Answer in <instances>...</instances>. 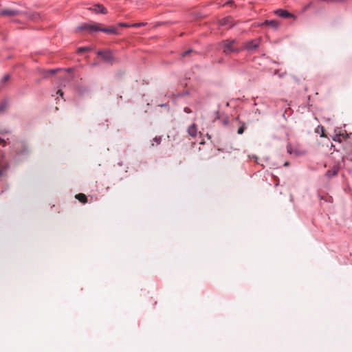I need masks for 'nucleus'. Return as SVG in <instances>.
<instances>
[{"label":"nucleus","instance_id":"1","mask_svg":"<svg viewBox=\"0 0 352 352\" xmlns=\"http://www.w3.org/2000/svg\"><path fill=\"white\" fill-rule=\"evenodd\" d=\"M219 45L223 50V53L226 55L232 53H239L243 50V48L239 45L236 39L224 40L219 43Z\"/></svg>","mask_w":352,"mask_h":352},{"label":"nucleus","instance_id":"2","mask_svg":"<svg viewBox=\"0 0 352 352\" xmlns=\"http://www.w3.org/2000/svg\"><path fill=\"white\" fill-rule=\"evenodd\" d=\"M19 15H23L30 18L32 20H36L38 18V14L36 12H31L29 10H19L16 9H3L0 10V16H15Z\"/></svg>","mask_w":352,"mask_h":352},{"label":"nucleus","instance_id":"3","mask_svg":"<svg viewBox=\"0 0 352 352\" xmlns=\"http://www.w3.org/2000/svg\"><path fill=\"white\" fill-rule=\"evenodd\" d=\"M74 68H69L67 69H50L45 72L44 76L48 77L50 76L54 75L56 73H58V77L60 78H65L66 80H71L73 78V72Z\"/></svg>","mask_w":352,"mask_h":352},{"label":"nucleus","instance_id":"4","mask_svg":"<svg viewBox=\"0 0 352 352\" xmlns=\"http://www.w3.org/2000/svg\"><path fill=\"white\" fill-rule=\"evenodd\" d=\"M287 151L290 155L300 156L305 153V151L298 142L288 143L287 145Z\"/></svg>","mask_w":352,"mask_h":352},{"label":"nucleus","instance_id":"5","mask_svg":"<svg viewBox=\"0 0 352 352\" xmlns=\"http://www.w3.org/2000/svg\"><path fill=\"white\" fill-rule=\"evenodd\" d=\"M79 31L87 30L88 32L100 31V24L95 22L85 23L78 27Z\"/></svg>","mask_w":352,"mask_h":352},{"label":"nucleus","instance_id":"6","mask_svg":"<svg viewBox=\"0 0 352 352\" xmlns=\"http://www.w3.org/2000/svg\"><path fill=\"white\" fill-rule=\"evenodd\" d=\"M260 45V39H255L252 41H248L244 43V45L241 47L243 49H246L249 51L255 50L259 47Z\"/></svg>","mask_w":352,"mask_h":352},{"label":"nucleus","instance_id":"7","mask_svg":"<svg viewBox=\"0 0 352 352\" xmlns=\"http://www.w3.org/2000/svg\"><path fill=\"white\" fill-rule=\"evenodd\" d=\"M97 54L101 56L106 62L112 63L114 60V57L110 51H98Z\"/></svg>","mask_w":352,"mask_h":352},{"label":"nucleus","instance_id":"8","mask_svg":"<svg viewBox=\"0 0 352 352\" xmlns=\"http://www.w3.org/2000/svg\"><path fill=\"white\" fill-rule=\"evenodd\" d=\"M340 168L337 165H334L331 169L328 170L326 173L325 176L328 177L329 179L332 178L333 177H335L338 175L339 172Z\"/></svg>","mask_w":352,"mask_h":352},{"label":"nucleus","instance_id":"9","mask_svg":"<svg viewBox=\"0 0 352 352\" xmlns=\"http://www.w3.org/2000/svg\"><path fill=\"white\" fill-rule=\"evenodd\" d=\"M90 10L94 12L95 13H101V14H107V9L101 4H96L91 8H89Z\"/></svg>","mask_w":352,"mask_h":352},{"label":"nucleus","instance_id":"10","mask_svg":"<svg viewBox=\"0 0 352 352\" xmlns=\"http://www.w3.org/2000/svg\"><path fill=\"white\" fill-rule=\"evenodd\" d=\"M219 24L221 26H228L231 28L234 25L232 18L231 16L225 17L219 21Z\"/></svg>","mask_w":352,"mask_h":352},{"label":"nucleus","instance_id":"11","mask_svg":"<svg viewBox=\"0 0 352 352\" xmlns=\"http://www.w3.org/2000/svg\"><path fill=\"white\" fill-rule=\"evenodd\" d=\"M100 31L103 32L104 33H107V34H116V35L119 34V32H118V29L113 26H111L109 28H100Z\"/></svg>","mask_w":352,"mask_h":352},{"label":"nucleus","instance_id":"12","mask_svg":"<svg viewBox=\"0 0 352 352\" xmlns=\"http://www.w3.org/2000/svg\"><path fill=\"white\" fill-rule=\"evenodd\" d=\"M188 133L192 138L197 137V127L195 124H192L188 128Z\"/></svg>","mask_w":352,"mask_h":352},{"label":"nucleus","instance_id":"13","mask_svg":"<svg viewBox=\"0 0 352 352\" xmlns=\"http://www.w3.org/2000/svg\"><path fill=\"white\" fill-rule=\"evenodd\" d=\"M8 168V163L3 160H0V176L4 175Z\"/></svg>","mask_w":352,"mask_h":352},{"label":"nucleus","instance_id":"14","mask_svg":"<svg viewBox=\"0 0 352 352\" xmlns=\"http://www.w3.org/2000/svg\"><path fill=\"white\" fill-rule=\"evenodd\" d=\"M268 25L270 28H272V29H277L279 26L278 22L275 20H271V21L266 20V21H265V22L261 24V25Z\"/></svg>","mask_w":352,"mask_h":352},{"label":"nucleus","instance_id":"15","mask_svg":"<svg viewBox=\"0 0 352 352\" xmlns=\"http://www.w3.org/2000/svg\"><path fill=\"white\" fill-rule=\"evenodd\" d=\"M276 13L278 16H281V17H283V18H288V17H289V16L292 15V14H291L289 12H288L287 11L284 10H281V9L277 10L276 11Z\"/></svg>","mask_w":352,"mask_h":352},{"label":"nucleus","instance_id":"16","mask_svg":"<svg viewBox=\"0 0 352 352\" xmlns=\"http://www.w3.org/2000/svg\"><path fill=\"white\" fill-rule=\"evenodd\" d=\"M76 199H77L82 204H85L87 202V197L83 193H78L76 195Z\"/></svg>","mask_w":352,"mask_h":352},{"label":"nucleus","instance_id":"17","mask_svg":"<svg viewBox=\"0 0 352 352\" xmlns=\"http://www.w3.org/2000/svg\"><path fill=\"white\" fill-rule=\"evenodd\" d=\"M343 138V135L341 134H336L333 138V140L336 142H342Z\"/></svg>","mask_w":352,"mask_h":352},{"label":"nucleus","instance_id":"18","mask_svg":"<svg viewBox=\"0 0 352 352\" xmlns=\"http://www.w3.org/2000/svg\"><path fill=\"white\" fill-rule=\"evenodd\" d=\"M89 50H91V48L89 47H79L77 51L78 53H82V52L89 51Z\"/></svg>","mask_w":352,"mask_h":352},{"label":"nucleus","instance_id":"19","mask_svg":"<svg viewBox=\"0 0 352 352\" xmlns=\"http://www.w3.org/2000/svg\"><path fill=\"white\" fill-rule=\"evenodd\" d=\"M320 199H324L327 202H332L333 201V198L331 196H325V197L320 196Z\"/></svg>","mask_w":352,"mask_h":352},{"label":"nucleus","instance_id":"20","mask_svg":"<svg viewBox=\"0 0 352 352\" xmlns=\"http://www.w3.org/2000/svg\"><path fill=\"white\" fill-rule=\"evenodd\" d=\"M7 107V102L6 101L3 102L0 104V112H3Z\"/></svg>","mask_w":352,"mask_h":352},{"label":"nucleus","instance_id":"21","mask_svg":"<svg viewBox=\"0 0 352 352\" xmlns=\"http://www.w3.org/2000/svg\"><path fill=\"white\" fill-rule=\"evenodd\" d=\"M146 23H137L131 25V27L139 28L146 25Z\"/></svg>","mask_w":352,"mask_h":352},{"label":"nucleus","instance_id":"22","mask_svg":"<svg viewBox=\"0 0 352 352\" xmlns=\"http://www.w3.org/2000/svg\"><path fill=\"white\" fill-rule=\"evenodd\" d=\"M322 1H327L331 3H342L344 2L345 0H321Z\"/></svg>","mask_w":352,"mask_h":352},{"label":"nucleus","instance_id":"23","mask_svg":"<svg viewBox=\"0 0 352 352\" xmlns=\"http://www.w3.org/2000/svg\"><path fill=\"white\" fill-rule=\"evenodd\" d=\"M162 138L160 137H155L153 138V142H155L157 144H160Z\"/></svg>","mask_w":352,"mask_h":352},{"label":"nucleus","instance_id":"24","mask_svg":"<svg viewBox=\"0 0 352 352\" xmlns=\"http://www.w3.org/2000/svg\"><path fill=\"white\" fill-rule=\"evenodd\" d=\"M244 130H245V126H240V127L238 129V131H237L238 134H240V135H241V134L243 133Z\"/></svg>","mask_w":352,"mask_h":352},{"label":"nucleus","instance_id":"25","mask_svg":"<svg viewBox=\"0 0 352 352\" xmlns=\"http://www.w3.org/2000/svg\"><path fill=\"white\" fill-rule=\"evenodd\" d=\"M10 79V76L9 75H6L3 76V78H2L1 81L3 82H6L7 80H8Z\"/></svg>","mask_w":352,"mask_h":352},{"label":"nucleus","instance_id":"26","mask_svg":"<svg viewBox=\"0 0 352 352\" xmlns=\"http://www.w3.org/2000/svg\"><path fill=\"white\" fill-rule=\"evenodd\" d=\"M191 52H192V50H187L182 54V56H186L188 55L189 54H190Z\"/></svg>","mask_w":352,"mask_h":352},{"label":"nucleus","instance_id":"27","mask_svg":"<svg viewBox=\"0 0 352 352\" xmlns=\"http://www.w3.org/2000/svg\"><path fill=\"white\" fill-rule=\"evenodd\" d=\"M119 25L120 27H125V28H128V27H131V26L130 25H128L127 23H120Z\"/></svg>","mask_w":352,"mask_h":352},{"label":"nucleus","instance_id":"28","mask_svg":"<svg viewBox=\"0 0 352 352\" xmlns=\"http://www.w3.org/2000/svg\"><path fill=\"white\" fill-rule=\"evenodd\" d=\"M184 112H186V113H190L192 112L191 109L188 107H185L184 109Z\"/></svg>","mask_w":352,"mask_h":352},{"label":"nucleus","instance_id":"29","mask_svg":"<svg viewBox=\"0 0 352 352\" xmlns=\"http://www.w3.org/2000/svg\"><path fill=\"white\" fill-rule=\"evenodd\" d=\"M56 94H59L60 96H62L63 94L62 89H57Z\"/></svg>","mask_w":352,"mask_h":352},{"label":"nucleus","instance_id":"30","mask_svg":"<svg viewBox=\"0 0 352 352\" xmlns=\"http://www.w3.org/2000/svg\"><path fill=\"white\" fill-rule=\"evenodd\" d=\"M0 144H2L3 146L6 145V141L0 138Z\"/></svg>","mask_w":352,"mask_h":352},{"label":"nucleus","instance_id":"31","mask_svg":"<svg viewBox=\"0 0 352 352\" xmlns=\"http://www.w3.org/2000/svg\"><path fill=\"white\" fill-rule=\"evenodd\" d=\"M289 162H285L284 166H289Z\"/></svg>","mask_w":352,"mask_h":352}]
</instances>
